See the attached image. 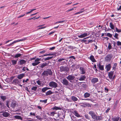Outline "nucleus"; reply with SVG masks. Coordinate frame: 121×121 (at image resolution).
<instances>
[{
    "label": "nucleus",
    "instance_id": "f257e3e1",
    "mask_svg": "<svg viewBox=\"0 0 121 121\" xmlns=\"http://www.w3.org/2000/svg\"><path fill=\"white\" fill-rule=\"evenodd\" d=\"M53 72L50 69H48L46 70H44L42 73L43 76H48V75L52 76V75Z\"/></svg>",
    "mask_w": 121,
    "mask_h": 121
},
{
    "label": "nucleus",
    "instance_id": "f03ea898",
    "mask_svg": "<svg viewBox=\"0 0 121 121\" xmlns=\"http://www.w3.org/2000/svg\"><path fill=\"white\" fill-rule=\"evenodd\" d=\"M36 58V57H35L32 58H30V59L31 60L35 59V62L32 63V65L34 66H35L37 65L40 63V62L39 61L41 60L40 58H37L35 59Z\"/></svg>",
    "mask_w": 121,
    "mask_h": 121
},
{
    "label": "nucleus",
    "instance_id": "7ed1b4c3",
    "mask_svg": "<svg viewBox=\"0 0 121 121\" xmlns=\"http://www.w3.org/2000/svg\"><path fill=\"white\" fill-rule=\"evenodd\" d=\"M60 72H67L69 70V69L67 66H62L60 67Z\"/></svg>",
    "mask_w": 121,
    "mask_h": 121
},
{
    "label": "nucleus",
    "instance_id": "20e7f679",
    "mask_svg": "<svg viewBox=\"0 0 121 121\" xmlns=\"http://www.w3.org/2000/svg\"><path fill=\"white\" fill-rule=\"evenodd\" d=\"M49 85L50 87L54 88H56L58 86V84L57 83L53 81L50 82Z\"/></svg>",
    "mask_w": 121,
    "mask_h": 121
},
{
    "label": "nucleus",
    "instance_id": "39448f33",
    "mask_svg": "<svg viewBox=\"0 0 121 121\" xmlns=\"http://www.w3.org/2000/svg\"><path fill=\"white\" fill-rule=\"evenodd\" d=\"M90 34V32H86L80 35H78V37L79 38H84L86 36H88Z\"/></svg>",
    "mask_w": 121,
    "mask_h": 121
},
{
    "label": "nucleus",
    "instance_id": "423d86ee",
    "mask_svg": "<svg viewBox=\"0 0 121 121\" xmlns=\"http://www.w3.org/2000/svg\"><path fill=\"white\" fill-rule=\"evenodd\" d=\"M112 57V56L111 54L108 55L105 57V59L106 61H110Z\"/></svg>",
    "mask_w": 121,
    "mask_h": 121
},
{
    "label": "nucleus",
    "instance_id": "0eeeda50",
    "mask_svg": "<svg viewBox=\"0 0 121 121\" xmlns=\"http://www.w3.org/2000/svg\"><path fill=\"white\" fill-rule=\"evenodd\" d=\"M63 85L65 86H68L69 85V82L65 78L63 79L61 81Z\"/></svg>",
    "mask_w": 121,
    "mask_h": 121
},
{
    "label": "nucleus",
    "instance_id": "6e6552de",
    "mask_svg": "<svg viewBox=\"0 0 121 121\" xmlns=\"http://www.w3.org/2000/svg\"><path fill=\"white\" fill-rule=\"evenodd\" d=\"M89 114L91 116V117L93 119H95V117L96 115L94 111H89Z\"/></svg>",
    "mask_w": 121,
    "mask_h": 121
},
{
    "label": "nucleus",
    "instance_id": "1a4fd4ad",
    "mask_svg": "<svg viewBox=\"0 0 121 121\" xmlns=\"http://www.w3.org/2000/svg\"><path fill=\"white\" fill-rule=\"evenodd\" d=\"M99 81L98 78H93L91 80V82L92 84H94Z\"/></svg>",
    "mask_w": 121,
    "mask_h": 121
},
{
    "label": "nucleus",
    "instance_id": "9d476101",
    "mask_svg": "<svg viewBox=\"0 0 121 121\" xmlns=\"http://www.w3.org/2000/svg\"><path fill=\"white\" fill-rule=\"evenodd\" d=\"M61 114H59V113H55L54 115V119L55 120L57 121L59 120L60 119V118H58L59 117H60Z\"/></svg>",
    "mask_w": 121,
    "mask_h": 121
},
{
    "label": "nucleus",
    "instance_id": "9b49d317",
    "mask_svg": "<svg viewBox=\"0 0 121 121\" xmlns=\"http://www.w3.org/2000/svg\"><path fill=\"white\" fill-rule=\"evenodd\" d=\"M66 78L67 79L69 80H73L75 79V77L74 76L72 75H69Z\"/></svg>",
    "mask_w": 121,
    "mask_h": 121
},
{
    "label": "nucleus",
    "instance_id": "f8f14e48",
    "mask_svg": "<svg viewBox=\"0 0 121 121\" xmlns=\"http://www.w3.org/2000/svg\"><path fill=\"white\" fill-rule=\"evenodd\" d=\"M81 72V74H84L86 73V70L83 67H80L79 69Z\"/></svg>",
    "mask_w": 121,
    "mask_h": 121
},
{
    "label": "nucleus",
    "instance_id": "ddd939ff",
    "mask_svg": "<svg viewBox=\"0 0 121 121\" xmlns=\"http://www.w3.org/2000/svg\"><path fill=\"white\" fill-rule=\"evenodd\" d=\"M27 39V38L26 37L24 38L23 39L16 40H15L14 41L12 42V43L13 44L14 43H16L18 42H20V41H24Z\"/></svg>",
    "mask_w": 121,
    "mask_h": 121
},
{
    "label": "nucleus",
    "instance_id": "4468645a",
    "mask_svg": "<svg viewBox=\"0 0 121 121\" xmlns=\"http://www.w3.org/2000/svg\"><path fill=\"white\" fill-rule=\"evenodd\" d=\"M111 68V64H108V65H106L105 69L106 70L107 72L109 71Z\"/></svg>",
    "mask_w": 121,
    "mask_h": 121
},
{
    "label": "nucleus",
    "instance_id": "2eb2a0df",
    "mask_svg": "<svg viewBox=\"0 0 121 121\" xmlns=\"http://www.w3.org/2000/svg\"><path fill=\"white\" fill-rule=\"evenodd\" d=\"M1 112L3 113L2 114V116L5 117H7L10 115V114L9 113L5 112Z\"/></svg>",
    "mask_w": 121,
    "mask_h": 121
},
{
    "label": "nucleus",
    "instance_id": "dca6fc26",
    "mask_svg": "<svg viewBox=\"0 0 121 121\" xmlns=\"http://www.w3.org/2000/svg\"><path fill=\"white\" fill-rule=\"evenodd\" d=\"M113 74V71H111L110 72L108 73V75L110 79H112Z\"/></svg>",
    "mask_w": 121,
    "mask_h": 121
},
{
    "label": "nucleus",
    "instance_id": "f3484780",
    "mask_svg": "<svg viewBox=\"0 0 121 121\" xmlns=\"http://www.w3.org/2000/svg\"><path fill=\"white\" fill-rule=\"evenodd\" d=\"M25 76V74L24 73L20 74L18 75L17 78L19 79H21Z\"/></svg>",
    "mask_w": 121,
    "mask_h": 121
},
{
    "label": "nucleus",
    "instance_id": "a211bd4d",
    "mask_svg": "<svg viewBox=\"0 0 121 121\" xmlns=\"http://www.w3.org/2000/svg\"><path fill=\"white\" fill-rule=\"evenodd\" d=\"M20 83L19 80L17 79H14L12 82V83L15 85L18 84Z\"/></svg>",
    "mask_w": 121,
    "mask_h": 121
},
{
    "label": "nucleus",
    "instance_id": "6ab92c4d",
    "mask_svg": "<svg viewBox=\"0 0 121 121\" xmlns=\"http://www.w3.org/2000/svg\"><path fill=\"white\" fill-rule=\"evenodd\" d=\"M90 59L93 62H96V60L95 59L94 56L92 55H91L90 57Z\"/></svg>",
    "mask_w": 121,
    "mask_h": 121
},
{
    "label": "nucleus",
    "instance_id": "aec40b11",
    "mask_svg": "<svg viewBox=\"0 0 121 121\" xmlns=\"http://www.w3.org/2000/svg\"><path fill=\"white\" fill-rule=\"evenodd\" d=\"M97 66L99 67L100 70L102 71L104 70V65H101L99 63L98 65H97Z\"/></svg>",
    "mask_w": 121,
    "mask_h": 121
},
{
    "label": "nucleus",
    "instance_id": "412c9836",
    "mask_svg": "<svg viewBox=\"0 0 121 121\" xmlns=\"http://www.w3.org/2000/svg\"><path fill=\"white\" fill-rule=\"evenodd\" d=\"M19 64L20 65H22L23 64H25L26 62V61L24 60H20L19 61Z\"/></svg>",
    "mask_w": 121,
    "mask_h": 121
},
{
    "label": "nucleus",
    "instance_id": "4be33fe9",
    "mask_svg": "<svg viewBox=\"0 0 121 121\" xmlns=\"http://www.w3.org/2000/svg\"><path fill=\"white\" fill-rule=\"evenodd\" d=\"M73 114L75 116L78 117H82V116H81L80 115H79L77 111H74L73 112Z\"/></svg>",
    "mask_w": 121,
    "mask_h": 121
},
{
    "label": "nucleus",
    "instance_id": "5701e85b",
    "mask_svg": "<svg viewBox=\"0 0 121 121\" xmlns=\"http://www.w3.org/2000/svg\"><path fill=\"white\" fill-rule=\"evenodd\" d=\"M89 37H88L86 38H84L83 39V41L85 42H86V43L87 44H88L90 43H91L92 42H93V41L92 40H89L87 41L86 40H84V39H86L88 38Z\"/></svg>",
    "mask_w": 121,
    "mask_h": 121
},
{
    "label": "nucleus",
    "instance_id": "b1692460",
    "mask_svg": "<svg viewBox=\"0 0 121 121\" xmlns=\"http://www.w3.org/2000/svg\"><path fill=\"white\" fill-rule=\"evenodd\" d=\"M86 78V76L85 75H82L81 77L79 78V80L80 81H84V80Z\"/></svg>",
    "mask_w": 121,
    "mask_h": 121
},
{
    "label": "nucleus",
    "instance_id": "393cba45",
    "mask_svg": "<svg viewBox=\"0 0 121 121\" xmlns=\"http://www.w3.org/2000/svg\"><path fill=\"white\" fill-rule=\"evenodd\" d=\"M103 118L101 116H97L96 115L95 118L94 119L97 120H102Z\"/></svg>",
    "mask_w": 121,
    "mask_h": 121
},
{
    "label": "nucleus",
    "instance_id": "a878e982",
    "mask_svg": "<svg viewBox=\"0 0 121 121\" xmlns=\"http://www.w3.org/2000/svg\"><path fill=\"white\" fill-rule=\"evenodd\" d=\"M48 63H43L41 64L40 65V67L41 68H43L44 67L48 65Z\"/></svg>",
    "mask_w": 121,
    "mask_h": 121
},
{
    "label": "nucleus",
    "instance_id": "bb28decb",
    "mask_svg": "<svg viewBox=\"0 0 121 121\" xmlns=\"http://www.w3.org/2000/svg\"><path fill=\"white\" fill-rule=\"evenodd\" d=\"M53 93V92H52V91L51 90H49L46 93V95H50L51 94H52Z\"/></svg>",
    "mask_w": 121,
    "mask_h": 121
},
{
    "label": "nucleus",
    "instance_id": "cd10ccee",
    "mask_svg": "<svg viewBox=\"0 0 121 121\" xmlns=\"http://www.w3.org/2000/svg\"><path fill=\"white\" fill-rule=\"evenodd\" d=\"M14 117L15 118L17 119H20L21 120H22V117L16 115L14 116Z\"/></svg>",
    "mask_w": 121,
    "mask_h": 121
},
{
    "label": "nucleus",
    "instance_id": "c85d7f7f",
    "mask_svg": "<svg viewBox=\"0 0 121 121\" xmlns=\"http://www.w3.org/2000/svg\"><path fill=\"white\" fill-rule=\"evenodd\" d=\"M78 100V99H66V100L68 101H71L72 100L73 101H77Z\"/></svg>",
    "mask_w": 121,
    "mask_h": 121
},
{
    "label": "nucleus",
    "instance_id": "c756f323",
    "mask_svg": "<svg viewBox=\"0 0 121 121\" xmlns=\"http://www.w3.org/2000/svg\"><path fill=\"white\" fill-rule=\"evenodd\" d=\"M17 60H12L11 61L12 64L13 65H15L16 64H17Z\"/></svg>",
    "mask_w": 121,
    "mask_h": 121
},
{
    "label": "nucleus",
    "instance_id": "7c9ffc66",
    "mask_svg": "<svg viewBox=\"0 0 121 121\" xmlns=\"http://www.w3.org/2000/svg\"><path fill=\"white\" fill-rule=\"evenodd\" d=\"M84 96L86 98H87L90 96V94L87 92H86L84 94Z\"/></svg>",
    "mask_w": 121,
    "mask_h": 121
},
{
    "label": "nucleus",
    "instance_id": "2f4dec72",
    "mask_svg": "<svg viewBox=\"0 0 121 121\" xmlns=\"http://www.w3.org/2000/svg\"><path fill=\"white\" fill-rule=\"evenodd\" d=\"M119 119V117H117L112 118V120L113 121H118Z\"/></svg>",
    "mask_w": 121,
    "mask_h": 121
},
{
    "label": "nucleus",
    "instance_id": "473e14b6",
    "mask_svg": "<svg viewBox=\"0 0 121 121\" xmlns=\"http://www.w3.org/2000/svg\"><path fill=\"white\" fill-rule=\"evenodd\" d=\"M16 105V103L15 102H12L11 104V107L13 108H14L15 107Z\"/></svg>",
    "mask_w": 121,
    "mask_h": 121
},
{
    "label": "nucleus",
    "instance_id": "72a5a7b5",
    "mask_svg": "<svg viewBox=\"0 0 121 121\" xmlns=\"http://www.w3.org/2000/svg\"><path fill=\"white\" fill-rule=\"evenodd\" d=\"M47 90L46 87H44L41 89V91L43 93H45V92Z\"/></svg>",
    "mask_w": 121,
    "mask_h": 121
},
{
    "label": "nucleus",
    "instance_id": "f704fd0d",
    "mask_svg": "<svg viewBox=\"0 0 121 121\" xmlns=\"http://www.w3.org/2000/svg\"><path fill=\"white\" fill-rule=\"evenodd\" d=\"M109 26L112 29V30H113L114 29V26L112 22H110V23Z\"/></svg>",
    "mask_w": 121,
    "mask_h": 121
},
{
    "label": "nucleus",
    "instance_id": "c9c22d12",
    "mask_svg": "<svg viewBox=\"0 0 121 121\" xmlns=\"http://www.w3.org/2000/svg\"><path fill=\"white\" fill-rule=\"evenodd\" d=\"M40 80H42V79H40L36 81V82L39 85H41L42 84V82Z\"/></svg>",
    "mask_w": 121,
    "mask_h": 121
},
{
    "label": "nucleus",
    "instance_id": "e433bc0d",
    "mask_svg": "<svg viewBox=\"0 0 121 121\" xmlns=\"http://www.w3.org/2000/svg\"><path fill=\"white\" fill-rule=\"evenodd\" d=\"M21 56V54L20 53H17L15 55L14 57L15 58H17L20 57Z\"/></svg>",
    "mask_w": 121,
    "mask_h": 121
},
{
    "label": "nucleus",
    "instance_id": "4c0bfd02",
    "mask_svg": "<svg viewBox=\"0 0 121 121\" xmlns=\"http://www.w3.org/2000/svg\"><path fill=\"white\" fill-rule=\"evenodd\" d=\"M52 109L54 110H61V108L60 107H59L56 106H55L53 107L52 108Z\"/></svg>",
    "mask_w": 121,
    "mask_h": 121
},
{
    "label": "nucleus",
    "instance_id": "58836bf2",
    "mask_svg": "<svg viewBox=\"0 0 121 121\" xmlns=\"http://www.w3.org/2000/svg\"><path fill=\"white\" fill-rule=\"evenodd\" d=\"M40 17V16H39L38 17H34L28 19H27V20H31L32 19H33L34 20L37 19L39 18Z\"/></svg>",
    "mask_w": 121,
    "mask_h": 121
},
{
    "label": "nucleus",
    "instance_id": "ea45409f",
    "mask_svg": "<svg viewBox=\"0 0 121 121\" xmlns=\"http://www.w3.org/2000/svg\"><path fill=\"white\" fill-rule=\"evenodd\" d=\"M37 88V87L36 86H33L31 88V90L34 91H35L36 90Z\"/></svg>",
    "mask_w": 121,
    "mask_h": 121
},
{
    "label": "nucleus",
    "instance_id": "a19ab883",
    "mask_svg": "<svg viewBox=\"0 0 121 121\" xmlns=\"http://www.w3.org/2000/svg\"><path fill=\"white\" fill-rule=\"evenodd\" d=\"M53 57L51 56V57H47V58H45L44 59V60L45 61H46L47 60H49L50 59H52L53 58Z\"/></svg>",
    "mask_w": 121,
    "mask_h": 121
},
{
    "label": "nucleus",
    "instance_id": "79ce46f5",
    "mask_svg": "<svg viewBox=\"0 0 121 121\" xmlns=\"http://www.w3.org/2000/svg\"><path fill=\"white\" fill-rule=\"evenodd\" d=\"M117 65V64L116 63H115L112 67V69L115 70L116 69V67Z\"/></svg>",
    "mask_w": 121,
    "mask_h": 121
},
{
    "label": "nucleus",
    "instance_id": "37998d69",
    "mask_svg": "<svg viewBox=\"0 0 121 121\" xmlns=\"http://www.w3.org/2000/svg\"><path fill=\"white\" fill-rule=\"evenodd\" d=\"M118 34L117 33H116L115 35H114V36L115 38L117 39H119V37H118Z\"/></svg>",
    "mask_w": 121,
    "mask_h": 121
},
{
    "label": "nucleus",
    "instance_id": "c03bdc74",
    "mask_svg": "<svg viewBox=\"0 0 121 121\" xmlns=\"http://www.w3.org/2000/svg\"><path fill=\"white\" fill-rule=\"evenodd\" d=\"M112 47L111 45V43H108V49L110 50L112 49Z\"/></svg>",
    "mask_w": 121,
    "mask_h": 121
},
{
    "label": "nucleus",
    "instance_id": "a18cd8bd",
    "mask_svg": "<svg viewBox=\"0 0 121 121\" xmlns=\"http://www.w3.org/2000/svg\"><path fill=\"white\" fill-rule=\"evenodd\" d=\"M53 53L52 54H43V56H52L53 55Z\"/></svg>",
    "mask_w": 121,
    "mask_h": 121
},
{
    "label": "nucleus",
    "instance_id": "49530a36",
    "mask_svg": "<svg viewBox=\"0 0 121 121\" xmlns=\"http://www.w3.org/2000/svg\"><path fill=\"white\" fill-rule=\"evenodd\" d=\"M116 31L117 32L120 33L121 32V29H118L117 27L116 28Z\"/></svg>",
    "mask_w": 121,
    "mask_h": 121
},
{
    "label": "nucleus",
    "instance_id": "de8ad7c7",
    "mask_svg": "<svg viewBox=\"0 0 121 121\" xmlns=\"http://www.w3.org/2000/svg\"><path fill=\"white\" fill-rule=\"evenodd\" d=\"M36 9H33L32 10H31L30 11L28 12H27L26 13V14L27 15L29 13H31V12H32L33 11H34V10H35Z\"/></svg>",
    "mask_w": 121,
    "mask_h": 121
},
{
    "label": "nucleus",
    "instance_id": "09e8293b",
    "mask_svg": "<svg viewBox=\"0 0 121 121\" xmlns=\"http://www.w3.org/2000/svg\"><path fill=\"white\" fill-rule=\"evenodd\" d=\"M83 83H84L82 85V87L85 88H86V85L85 83V82H83Z\"/></svg>",
    "mask_w": 121,
    "mask_h": 121
},
{
    "label": "nucleus",
    "instance_id": "8fccbe9b",
    "mask_svg": "<svg viewBox=\"0 0 121 121\" xmlns=\"http://www.w3.org/2000/svg\"><path fill=\"white\" fill-rule=\"evenodd\" d=\"M106 35L107 36L110 38H112V35L109 33H107Z\"/></svg>",
    "mask_w": 121,
    "mask_h": 121
},
{
    "label": "nucleus",
    "instance_id": "3c124183",
    "mask_svg": "<svg viewBox=\"0 0 121 121\" xmlns=\"http://www.w3.org/2000/svg\"><path fill=\"white\" fill-rule=\"evenodd\" d=\"M85 117L87 119H88V120H90V117H89L88 116V115L87 114H86L85 115Z\"/></svg>",
    "mask_w": 121,
    "mask_h": 121
},
{
    "label": "nucleus",
    "instance_id": "603ef678",
    "mask_svg": "<svg viewBox=\"0 0 121 121\" xmlns=\"http://www.w3.org/2000/svg\"><path fill=\"white\" fill-rule=\"evenodd\" d=\"M65 59L64 58H60L58 60V61L59 62H60L64 60Z\"/></svg>",
    "mask_w": 121,
    "mask_h": 121
},
{
    "label": "nucleus",
    "instance_id": "864d4df0",
    "mask_svg": "<svg viewBox=\"0 0 121 121\" xmlns=\"http://www.w3.org/2000/svg\"><path fill=\"white\" fill-rule=\"evenodd\" d=\"M117 45L118 46H121V42L118 41L117 42Z\"/></svg>",
    "mask_w": 121,
    "mask_h": 121
},
{
    "label": "nucleus",
    "instance_id": "5fc2aeb1",
    "mask_svg": "<svg viewBox=\"0 0 121 121\" xmlns=\"http://www.w3.org/2000/svg\"><path fill=\"white\" fill-rule=\"evenodd\" d=\"M80 11L79 12H77L76 13H75V15H77V14H79L80 13H82L83 11Z\"/></svg>",
    "mask_w": 121,
    "mask_h": 121
},
{
    "label": "nucleus",
    "instance_id": "6e6d98bb",
    "mask_svg": "<svg viewBox=\"0 0 121 121\" xmlns=\"http://www.w3.org/2000/svg\"><path fill=\"white\" fill-rule=\"evenodd\" d=\"M47 99H46L45 100H40V102H44V103H46L47 102Z\"/></svg>",
    "mask_w": 121,
    "mask_h": 121
},
{
    "label": "nucleus",
    "instance_id": "4d7b16f0",
    "mask_svg": "<svg viewBox=\"0 0 121 121\" xmlns=\"http://www.w3.org/2000/svg\"><path fill=\"white\" fill-rule=\"evenodd\" d=\"M46 50H44L41 51L39 53L41 54H43L46 52Z\"/></svg>",
    "mask_w": 121,
    "mask_h": 121
},
{
    "label": "nucleus",
    "instance_id": "13d9d810",
    "mask_svg": "<svg viewBox=\"0 0 121 121\" xmlns=\"http://www.w3.org/2000/svg\"><path fill=\"white\" fill-rule=\"evenodd\" d=\"M98 53L99 54H101L102 53V52L101 50L100 49L98 50Z\"/></svg>",
    "mask_w": 121,
    "mask_h": 121
},
{
    "label": "nucleus",
    "instance_id": "bf43d9fd",
    "mask_svg": "<svg viewBox=\"0 0 121 121\" xmlns=\"http://www.w3.org/2000/svg\"><path fill=\"white\" fill-rule=\"evenodd\" d=\"M15 77V76H11L9 78L10 80L11 81H12Z\"/></svg>",
    "mask_w": 121,
    "mask_h": 121
},
{
    "label": "nucleus",
    "instance_id": "052dcab7",
    "mask_svg": "<svg viewBox=\"0 0 121 121\" xmlns=\"http://www.w3.org/2000/svg\"><path fill=\"white\" fill-rule=\"evenodd\" d=\"M36 117L37 119L39 120H41L42 119V118H41L40 116H36Z\"/></svg>",
    "mask_w": 121,
    "mask_h": 121
},
{
    "label": "nucleus",
    "instance_id": "680f3d73",
    "mask_svg": "<svg viewBox=\"0 0 121 121\" xmlns=\"http://www.w3.org/2000/svg\"><path fill=\"white\" fill-rule=\"evenodd\" d=\"M69 58H72L74 60H75L76 59V58H75V57L73 56H69Z\"/></svg>",
    "mask_w": 121,
    "mask_h": 121
},
{
    "label": "nucleus",
    "instance_id": "e2e57ef3",
    "mask_svg": "<svg viewBox=\"0 0 121 121\" xmlns=\"http://www.w3.org/2000/svg\"><path fill=\"white\" fill-rule=\"evenodd\" d=\"M30 115L31 116H35V114L34 113H32V112H30Z\"/></svg>",
    "mask_w": 121,
    "mask_h": 121
},
{
    "label": "nucleus",
    "instance_id": "0e129e2a",
    "mask_svg": "<svg viewBox=\"0 0 121 121\" xmlns=\"http://www.w3.org/2000/svg\"><path fill=\"white\" fill-rule=\"evenodd\" d=\"M55 47H52L51 48H50L49 49L50 50H54V49H55Z\"/></svg>",
    "mask_w": 121,
    "mask_h": 121
},
{
    "label": "nucleus",
    "instance_id": "69168bd1",
    "mask_svg": "<svg viewBox=\"0 0 121 121\" xmlns=\"http://www.w3.org/2000/svg\"><path fill=\"white\" fill-rule=\"evenodd\" d=\"M104 90L106 92H108V89L106 87L104 88Z\"/></svg>",
    "mask_w": 121,
    "mask_h": 121
},
{
    "label": "nucleus",
    "instance_id": "338daca9",
    "mask_svg": "<svg viewBox=\"0 0 121 121\" xmlns=\"http://www.w3.org/2000/svg\"><path fill=\"white\" fill-rule=\"evenodd\" d=\"M110 108H107V110L106 111V112L107 113L108 112V111L110 110Z\"/></svg>",
    "mask_w": 121,
    "mask_h": 121
},
{
    "label": "nucleus",
    "instance_id": "774afa93",
    "mask_svg": "<svg viewBox=\"0 0 121 121\" xmlns=\"http://www.w3.org/2000/svg\"><path fill=\"white\" fill-rule=\"evenodd\" d=\"M55 113V112H52L50 113L51 114L52 116H54Z\"/></svg>",
    "mask_w": 121,
    "mask_h": 121
}]
</instances>
